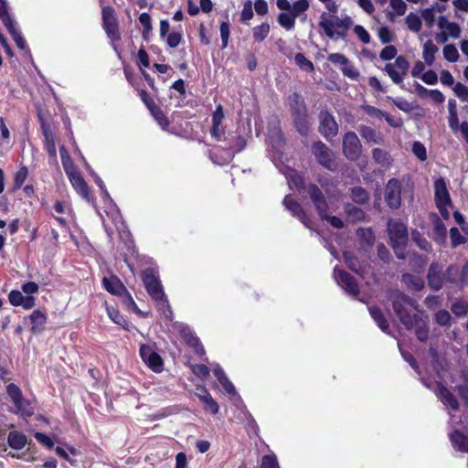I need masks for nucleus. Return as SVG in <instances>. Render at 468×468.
Instances as JSON below:
<instances>
[{"instance_id": "1", "label": "nucleus", "mask_w": 468, "mask_h": 468, "mask_svg": "<svg viewBox=\"0 0 468 468\" xmlns=\"http://www.w3.org/2000/svg\"><path fill=\"white\" fill-rule=\"evenodd\" d=\"M393 309L400 322L409 330L415 329L418 339L421 342L428 338L427 316L413 314L417 308L416 302L406 294L394 291L389 296Z\"/></svg>"}, {"instance_id": "2", "label": "nucleus", "mask_w": 468, "mask_h": 468, "mask_svg": "<svg viewBox=\"0 0 468 468\" xmlns=\"http://www.w3.org/2000/svg\"><path fill=\"white\" fill-rule=\"evenodd\" d=\"M352 25L353 20L349 16L340 18L327 12H323L320 16L319 27L323 29L324 34L332 39L345 37Z\"/></svg>"}, {"instance_id": "3", "label": "nucleus", "mask_w": 468, "mask_h": 468, "mask_svg": "<svg viewBox=\"0 0 468 468\" xmlns=\"http://www.w3.org/2000/svg\"><path fill=\"white\" fill-rule=\"evenodd\" d=\"M142 280L146 292L156 302H163V313L166 318H171L172 310L168 304L161 282L154 270L147 269L143 271Z\"/></svg>"}, {"instance_id": "4", "label": "nucleus", "mask_w": 468, "mask_h": 468, "mask_svg": "<svg viewBox=\"0 0 468 468\" xmlns=\"http://www.w3.org/2000/svg\"><path fill=\"white\" fill-rule=\"evenodd\" d=\"M388 231L390 244L399 259L405 258V245L408 241V231L406 226L397 220H389Z\"/></svg>"}, {"instance_id": "5", "label": "nucleus", "mask_w": 468, "mask_h": 468, "mask_svg": "<svg viewBox=\"0 0 468 468\" xmlns=\"http://www.w3.org/2000/svg\"><path fill=\"white\" fill-rule=\"evenodd\" d=\"M308 194L322 218L326 219L335 228L341 229L344 227V223L341 218L335 216L327 215V204L323 193L315 185L309 186Z\"/></svg>"}, {"instance_id": "6", "label": "nucleus", "mask_w": 468, "mask_h": 468, "mask_svg": "<svg viewBox=\"0 0 468 468\" xmlns=\"http://www.w3.org/2000/svg\"><path fill=\"white\" fill-rule=\"evenodd\" d=\"M434 196L436 206L445 219L450 218L449 207H452V200L450 193L447 188V184L443 178H438L434 182Z\"/></svg>"}, {"instance_id": "7", "label": "nucleus", "mask_w": 468, "mask_h": 468, "mask_svg": "<svg viewBox=\"0 0 468 468\" xmlns=\"http://www.w3.org/2000/svg\"><path fill=\"white\" fill-rule=\"evenodd\" d=\"M102 28L107 37L112 41L121 40L119 22L115 15V10L111 5H105L101 8Z\"/></svg>"}, {"instance_id": "8", "label": "nucleus", "mask_w": 468, "mask_h": 468, "mask_svg": "<svg viewBox=\"0 0 468 468\" xmlns=\"http://www.w3.org/2000/svg\"><path fill=\"white\" fill-rule=\"evenodd\" d=\"M63 165L69 176V182L72 185L73 188L77 191V193L80 197H82L87 202L93 203L94 197L90 189V186H88L87 182L85 181L81 174L75 169L69 171L64 162Z\"/></svg>"}, {"instance_id": "9", "label": "nucleus", "mask_w": 468, "mask_h": 468, "mask_svg": "<svg viewBox=\"0 0 468 468\" xmlns=\"http://www.w3.org/2000/svg\"><path fill=\"white\" fill-rule=\"evenodd\" d=\"M409 68L410 63L407 58L404 56H399L393 63L386 64L384 70L395 84H400L408 74Z\"/></svg>"}, {"instance_id": "10", "label": "nucleus", "mask_w": 468, "mask_h": 468, "mask_svg": "<svg viewBox=\"0 0 468 468\" xmlns=\"http://www.w3.org/2000/svg\"><path fill=\"white\" fill-rule=\"evenodd\" d=\"M139 355L142 360L151 368L154 372L159 373L163 370L164 360L162 356L147 344H141L139 348Z\"/></svg>"}, {"instance_id": "11", "label": "nucleus", "mask_w": 468, "mask_h": 468, "mask_svg": "<svg viewBox=\"0 0 468 468\" xmlns=\"http://www.w3.org/2000/svg\"><path fill=\"white\" fill-rule=\"evenodd\" d=\"M224 121L225 113L223 107L219 104L212 112L211 125L209 129L211 138L217 142L225 140L226 125L224 124Z\"/></svg>"}, {"instance_id": "12", "label": "nucleus", "mask_w": 468, "mask_h": 468, "mask_svg": "<svg viewBox=\"0 0 468 468\" xmlns=\"http://www.w3.org/2000/svg\"><path fill=\"white\" fill-rule=\"evenodd\" d=\"M103 288L112 295H117L124 298V301L135 305V303L128 292L127 288L116 275L104 277L102 279Z\"/></svg>"}, {"instance_id": "13", "label": "nucleus", "mask_w": 468, "mask_h": 468, "mask_svg": "<svg viewBox=\"0 0 468 468\" xmlns=\"http://www.w3.org/2000/svg\"><path fill=\"white\" fill-rule=\"evenodd\" d=\"M362 145L359 138L354 132H348L343 138V153L352 161L357 160L361 155Z\"/></svg>"}, {"instance_id": "14", "label": "nucleus", "mask_w": 468, "mask_h": 468, "mask_svg": "<svg viewBox=\"0 0 468 468\" xmlns=\"http://www.w3.org/2000/svg\"><path fill=\"white\" fill-rule=\"evenodd\" d=\"M334 277L337 284L350 296L356 298L359 294L358 285L353 276L343 270L335 269Z\"/></svg>"}, {"instance_id": "15", "label": "nucleus", "mask_w": 468, "mask_h": 468, "mask_svg": "<svg viewBox=\"0 0 468 468\" xmlns=\"http://www.w3.org/2000/svg\"><path fill=\"white\" fill-rule=\"evenodd\" d=\"M385 200L388 206L396 209L401 205V184L396 179L392 178L388 181L385 188Z\"/></svg>"}, {"instance_id": "16", "label": "nucleus", "mask_w": 468, "mask_h": 468, "mask_svg": "<svg viewBox=\"0 0 468 468\" xmlns=\"http://www.w3.org/2000/svg\"><path fill=\"white\" fill-rule=\"evenodd\" d=\"M313 154L317 162L329 170L335 168V163L333 152L322 142H317L313 145Z\"/></svg>"}, {"instance_id": "17", "label": "nucleus", "mask_w": 468, "mask_h": 468, "mask_svg": "<svg viewBox=\"0 0 468 468\" xmlns=\"http://www.w3.org/2000/svg\"><path fill=\"white\" fill-rule=\"evenodd\" d=\"M6 393L10 397L14 405L16 406L17 412H20L26 416L32 415V412L30 410H26V405H28V402L24 399L22 391L17 385L14 383L8 384L6 386Z\"/></svg>"}, {"instance_id": "18", "label": "nucleus", "mask_w": 468, "mask_h": 468, "mask_svg": "<svg viewBox=\"0 0 468 468\" xmlns=\"http://www.w3.org/2000/svg\"><path fill=\"white\" fill-rule=\"evenodd\" d=\"M319 131L325 138L334 137L338 132V125L334 117L327 112H322L319 115Z\"/></svg>"}, {"instance_id": "19", "label": "nucleus", "mask_w": 468, "mask_h": 468, "mask_svg": "<svg viewBox=\"0 0 468 468\" xmlns=\"http://www.w3.org/2000/svg\"><path fill=\"white\" fill-rule=\"evenodd\" d=\"M179 335L185 344L196 354L200 355L203 353L204 350L200 339L188 326H181L179 329Z\"/></svg>"}, {"instance_id": "20", "label": "nucleus", "mask_w": 468, "mask_h": 468, "mask_svg": "<svg viewBox=\"0 0 468 468\" xmlns=\"http://www.w3.org/2000/svg\"><path fill=\"white\" fill-rule=\"evenodd\" d=\"M283 205L292 212V216L298 218L306 228L311 229L310 220L306 217L300 204L295 202L290 196H286L283 199Z\"/></svg>"}, {"instance_id": "21", "label": "nucleus", "mask_w": 468, "mask_h": 468, "mask_svg": "<svg viewBox=\"0 0 468 468\" xmlns=\"http://www.w3.org/2000/svg\"><path fill=\"white\" fill-rule=\"evenodd\" d=\"M449 439L452 448L458 452L466 453L468 452V436L460 431L454 430L449 434Z\"/></svg>"}, {"instance_id": "22", "label": "nucleus", "mask_w": 468, "mask_h": 468, "mask_svg": "<svg viewBox=\"0 0 468 468\" xmlns=\"http://www.w3.org/2000/svg\"><path fill=\"white\" fill-rule=\"evenodd\" d=\"M438 27L442 30L449 38H459L461 36V27L455 22H451L446 16H440L438 20Z\"/></svg>"}, {"instance_id": "23", "label": "nucleus", "mask_w": 468, "mask_h": 468, "mask_svg": "<svg viewBox=\"0 0 468 468\" xmlns=\"http://www.w3.org/2000/svg\"><path fill=\"white\" fill-rule=\"evenodd\" d=\"M437 396L439 399L450 410H457L459 409V402L456 398L448 388L441 384L438 385Z\"/></svg>"}, {"instance_id": "24", "label": "nucleus", "mask_w": 468, "mask_h": 468, "mask_svg": "<svg viewBox=\"0 0 468 468\" xmlns=\"http://www.w3.org/2000/svg\"><path fill=\"white\" fill-rule=\"evenodd\" d=\"M28 318L31 323L30 331L32 334H39L44 331L48 319L47 314L44 312L38 309L34 310Z\"/></svg>"}, {"instance_id": "25", "label": "nucleus", "mask_w": 468, "mask_h": 468, "mask_svg": "<svg viewBox=\"0 0 468 468\" xmlns=\"http://www.w3.org/2000/svg\"><path fill=\"white\" fill-rule=\"evenodd\" d=\"M344 259L347 266L356 273L359 274L363 279L367 278V275L370 272V267L362 265L358 260L352 255L350 252L344 253Z\"/></svg>"}, {"instance_id": "26", "label": "nucleus", "mask_w": 468, "mask_h": 468, "mask_svg": "<svg viewBox=\"0 0 468 468\" xmlns=\"http://www.w3.org/2000/svg\"><path fill=\"white\" fill-rule=\"evenodd\" d=\"M212 370H213L214 376L216 377L218 382L221 385L223 389L229 396L237 395L235 387L233 386L231 381L228 378L224 370L218 365H215Z\"/></svg>"}, {"instance_id": "27", "label": "nucleus", "mask_w": 468, "mask_h": 468, "mask_svg": "<svg viewBox=\"0 0 468 468\" xmlns=\"http://www.w3.org/2000/svg\"><path fill=\"white\" fill-rule=\"evenodd\" d=\"M361 137L368 144H381L384 143V136L375 129L362 125L358 128Z\"/></svg>"}, {"instance_id": "28", "label": "nucleus", "mask_w": 468, "mask_h": 468, "mask_svg": "<svg viewBox=\"0 0 468 468\" xmlns=\"http://www.w3.org/2000/svg\"><path fill=\"white\" fill-rule=\"evenodd\" d=\"M441 268L438 264L432 263L429 269L428 281L429 285L435 291L442 287L444 278L441 275Z\"/></svg>"}, {"instance_id": "29", "label": "nucleus", "mask_w": 468, "mask_h": 468, "mask_svg": "<svg viewBox=\"0 0 468 468\" xmlns=\"http://www.w3.org/2000/svg\"><path fill=\"white\" fill-rule=\"evenodd\" d=\"M7 443L14 450H21L27 445V438L21 431H12L7 435Z\"/></svg>"}, {"instance_id": "30", "label": "nucleus", "mask_w": 468, "mask_h": 468, "mask_svg": "<svg viewBox=\"0 0 468 468\" xmlns=\"http://www.w3.org/2000/svg\"><path fill=\"white\" fill-rule=\"evenodd\" d=\"M43 135L45 137V148L48 155L52 158L57 157V148L53 133L44 124H42Z\"/></svg>"}, {"instance_id": "31", "label": "nucleus", "mask_w": 468, "mask_h": 468, "mask_svg": "<svg viewBox=\"0 0 468 468\" xmlns=\"http://www.w3.org/2000/svg\"><path fill=\"white\" fill-rule=\"evenodd\" d=\"M438 47L432 42V40H427L423 45L422 58L425 64L428 66L432 65L435 58V54L438 52Z\"/></svg>"}, {"instance_id": "32", "label": "nucleus", "mask_w": 468, "mask_h": 468, "mask_svg": "<svg viewBox=\"0 0 468 468\" xmlns=\"http://www.w3.org/2000/svg\"><path fill=\"white\" fill-rule=\"evenodd\" d=\"M402 282L413 291H420L424 287V282L420 276L409 273L402 275Z\"/></svg>"}, {"instance_id": "33", "label": "nucleus", "mask_w": 468, "mask_h": 468, "mask_svg": "<svg viewBox=\"0 0 468 468\" xmlns=\"http://www.w3.org/2000/svg\"><path fill=\"white\" fill-rule=\"evenodd\" d=\"M28 176V168L26 165H22L18 168L14 176V183L11 192L14 193L20 189Z\"/></svg>"}, {"instance_id": "34", "label": "nucleus", "mask_w": 468, "mask_h": 468, "mask_svg": "<svg viewBox=\"0 0 468 468\" xmlns=\"http://www.w3.org/2000/svg\"><path fill=\"white\" fill-rule=\"evenodd\" d=\"M109 317L117 324L121 325L125 330H129L128 320L114 307H107Z\"/></svg>"}, {"instance_id": "35", "label": "nucleus", "mask_w": 468, "mask_h": 468, "mask_svg": "<svg viewBox=\"0 0 468 468\" xmlns=\"http://www.w3.org/2000/svg\"><path fill=\"white\" fill-rule=\"evenodd\" d=\"M178 105L179 106L180 105H186V106L191 107L192 109H197L195 112H189V111L186 112V115L189 116V117L195 116L197 113H201L203 106H204V104L202 102V100L200 98H196V97H193L192 95L186 101H182V104L179 103Z\"/></svg>"}, {"instance_id": "36", "label": "nucleus", "mask_w": 468, "mask_h": 468, "mask_svg": "<svg viewBox=\"0 0 468 468\" xmlns=\"http://www.w3.org/2000/svg\"><path fill=\"white\" fill-rule=\"evenodd\" d=\"M405 23L407 25V27L414 33H419L422 27L421 18L419 15L416 13L410 12L406 17H405Z\"/></svg>"}, {"instance_id": "37", "label": "nucleus", "mask_w": 468, "mask_h": 468, "mask_svg": "<svg viewBox=\"0 0 468 468\" xmlns=\"http://www.w3.org/2000/svg\"><path fill=\"white\" fill-rule=\"evenodd\" d=\"M372 158L382 166H388L391 162L389 154L381 148H374L372 150Z\"/></svg>"}, {"instance_id": "38", "label": "nucleus", "mask_w": 468, "mask_h": 468, "mask_svg": "<svg viewBox=\"0 0 468 468\" xmlns=\"http://www.w3.org/2000/svg\"><path fill=\"white\" fill-rule=\"evenodd\" d=\"M283 173L290 186L293 185L296 188L303 186V178L298 172L287 167Z\"/></svg>"}, {"instance_id": "39", "label": "nucleus", "mask_w": 468, "mask_h": 468, "mask_svg": "<svg viewBox=\"0 0 468 468\" xmlns=\"http://www.w3.org/2000/svg\"><path fill=\"white\" fill-rule=\"evenodd\" d=\"M368 310H369L370 315L375 320V322L378 324L379 328L383 332H387V330L388 328V324L387 323V320L385 319L381 311L377 307H369Z\"/></svg>"}, {"instance_id": "40", "label": "nucleus", "mask_w": 468, "mask_h": 468, "mask_svg": "<svg viewBox=\"0 0 468 468\" xmlns=\"http://www.w3.org/2000/svg\"><path fill=\"white\" fill-rule=\"evenodd\" d=\"M152 116L154 118V120L158 122V124L163 128L166 129L169 126V121L167 117L163 112L162 109L155 105L152 109L149 110Z\"/></svg>"}, {"instance_id": "41", "label": "nucleus", "mask_w": 468, "mask_h": 468, "mask_svg": "<svg viewBox=\"0 0 468 468\" xmlns=\"http://www.w3.org/2000/svg\"><path fill=\"white\" fill-rule=\"evenodd\" d=\"M295 18L291 12H282L278 16V22L286 30H291L294 27Z\"/></svg>"}, {"instance_id": "42", "label": "nucleus", "mask_w": 468, "mask_h": 468, "mask_svg": "<svg viewBox=\"0 0 468 468\" xmlns=\"http://www.w3.org/2000/svg\"><path fill=\"white\" fill-rule=\"evenodd\" d=\"M5 28L7 29L8 33L12 37L13 40L16 42L17 48L19 49H25L26 47H27V42L24 39V37L21 35V33L16 27V24L14 23V24H12L11 26H9V27H7Z\"/></svg>"}, {"instance_id": "43", "label": "nucleus", "mask_w": 468, "mask_h": 468, "mask_svg": "<svg viewBox=\"0 0 468 468\" xmlns=\"http://www.w3.org/2000/svg\"><path fill=\"white\" fill-rule=\"evenodd\" d=\"M270 33V25L268 23H262L260 26L253 27L252 34L253 38L256 41L264 40Z\"/></svg>"}, {"instance_id": "44", "label": "nucleus", "mask_w": 468, "mask_h": 468, "mask_svg": "<svg viewBox=\"0 0 468 468\" xmlns=\"http://www.w3.org/2000/svg\"><path fill=\"white\" fill-rule=\"evenodd\" d=\"M0 19L5 27L15 23L11 18L5 0H0Z\"/></svg>"}, {"instance_id": "45", "label": "nucleus", "mask_w": 468, "mask_h": 468, "mask_svg": "<svg viewBox=\"0 0 468 468\" xmlns=\"http://www.w3.org/2000/svg\"><path fill=\"white\" fill-rule=\"evenodd\" d=\"M139 22L142 24L143 29V37L144 39L148 38L149 33L152 31V19L148 13L144 12L139 16Z\"/></svg>"}, {"instance_id": "46", "label": "nucleus", "mask_w": 468, "mask_h": 468, "mask_svg": "<svg viewBox=\"0 0 468 468\" xmlns=\"http://www.w3.org/2000/svg\"><path fill=\"white\" fill-rule=\"evenodd\" d=\"M309 5L308 0H297L292 5L290 12L294 17H297L303 14L309 8Z\"/></svg>"}, {"instance_id": "47", "label": "nucleus", "mask_w": 468, "mask_h": 468, "mask_svg": "<svg viewBox=\"0 0 468 468\" xmlns=\"http://www.w3.org/2000/svg\"><path fill=\"white\" fill-rule=\"evenodd\" d=\"M442 52L444 58L450 62H456L459 58L458 49L452 44L445 45Z\"/></svg>"}, {"instance_id": "48", "label": "nucleus", "mask_w": 468, "mask_h": 468, "mask_svg": "<svg viewBox=\"0 0 468 468\" xmlns=\"http://www.w3.org/2000/svg\"><path fill=\"white\" fill-rule=\"evenodd\" d=\"M252 2L250 0L246 1L243 4V7L240 14V22L248 24L253 17Z\"/></svg>"}, {"instance_id": "49", "label": "nucleus", "mask_w": 468, "mask_h": 468, "mask_svg": "<svg viewBox=\"0 0 468 468\" xmlns=\"http://www.w3.org/2000/svg\"><path fill=\"white\" fill-rule=\"evenodd\" d=\"M351 197L356 203H365L368 199V194L364 188L356 186L352 188Z\"/></svg>"}, {"instance_id": "50", "label": "nucleus", "mask_w": 468, "mask_h": 468, "mask_svg": "<svg viewBox=\"0 0 468 468\" xmlns=\"http://www.w3.org/2000/svg\"><path fill=\"white\" fill-rule=\"evenodd\" d=\"M295 63L303 70L310 72L314 70L313 63L305 58L302 53H298L294 57Z\"/></svg>"}, {"instance_id": "51", "label": "nucleus", "mask_w": 468, "mask_h": 468, "mask_svg": "<svg viewBox=\"0 0 468 468\" xmlns=\"http://www.w3.org/2000/svg\"><path fill=\"white\" fill-rule=\"evenodd\" d=\"M459 270L457 267L450 266L445 273H443V278L445 282H451V283H456L459 285Z\"/></svg>"}, {"instance_id": "52", "label": "nucleus", "mask_w": 468, "mask_h": 468, "mask_svg": "<svg viewBox=\"0 0 468 468\" xmlns=\"http://www.w3.org/2000/svg\"><path fill=\"white\" fill-rule=\"evenodd\" d=\"M452 312L457 316H463L468 313V303L465 301H456L452 304Z\"/></svg>"}, {"instance_id": "53", "label": "nucleus", "mask_w": 468, "mask_h": 468, "mask_svg": "<svg viewBox=\"0 0 468 468\" xmlns=\"http://www.w3.org/2000/svg\"><path fill=\"white\" fill-rule=\"evenodd\" d=\"M354 33L357 37V38L363 43V44H369L371 40V37L369 33L367 31V29L360 25H356L354 27Z\"/></svg>"}, {"instance_id": "54", "label": "nucleus", "mask_w": 468, "mask_h": 468, "mask_svg": "<svg viewBox=\"0 0 468 468\" xmlns=\"http://www.w3.org/2000/svg\"><path fill=\"white\" fill-rule=\"evenodd\" d=\"M341 70L346 77L351 80H357L360 75L358 69L349 60L341 68Z\"/></svg>"}, {"instance_id": "55", "label": "nucleus", "mask_w": 468, "mask_h": 468, "mask_svg": "<svg viewBox=\"0 0 468 468\" xmlns=\"http://www.w3.org/2000/svg\"><path fill=\"white\" fill-rule=\"evenodd\" d=\"M123 72L127 81L136 90H139V82L135 76V73L133 68L130 65H125L123 67Z\"/></svg>"}, {"instance_id": "56", "label": "nucleus", "mask_w": 468, "mask_h": 468, "mask_svg": "<svg viewBox=\"0 0 468 468\" xmlns=\"http://www.w3.org/2000/svg\"><path fill=\"white\" fill-rule=\"evenodd\" d=\"M418 87L422 92L429 93L433 101L437 103H442L444 101L445 97L439 90H427L421 85H418Z\"/></svg>"}, {"instance_id": "57", "label": "nucleus", "mask_w": 468, "mask_h": 468, "mask_svg": "<svg viewBox=\"0 0 468 468\" xmlns=\"http://www.w3.org/2000/svg\"><path fill=\"white\" fill-rule=\"evenodd\" d=\"M378 37L383 44H388L393 41L394 35L388 27H382L378 31Z\"/></svg>"}, {"instance_id": "58", "label": "nucleus", "mask_w": 468, "mask_h": 468, "mask_svg": "<svg viewBox=\"0 0 468 468\" xmlns=\"http://www.w3.org/2000/svg\"><path fill=\"white\" fill-rule=\"evenodd\" d=\"M413 241L423 250L429 251L431 249V243L418 232L412 233Z\"/></svg>"}, {"instance_id": "59", "label": "nucleus", "mask_w": 468, "mask_h": 468, "mask_svg": "<svg viewBox=\"0 0 468 468\" xmlns=\"http://www.w3.org/2000/svg\"><path fill=\"white\" fill-rule=\"evenodd\" d=\"M397 53H398V50H397L396 47L389 45V46L385 47L381 50V52L379 54V58L385 61L391 60L392 58H396Z\"/></svg>"}, {"instance_id": "60", "label": "nucleus", "mask_w": 468, "mask_h": 468, "mask_svg": "<svg viewBox=\"0 0 468 468\" xmlns=\"http://www.w3.org/2000/svg\"><path fill=\"white\" fill-rule=\"evenodd\" d=\"M137 65L140 68V69H143L144 68H148L150 65V59L149 55L145 51L144 48H140L137 53Z\"/></svg>"}, {"instance_id": "61", "label": "nucleus", "mask_w": 468, "mask_h": 468, "mask_svg": "<svg viewBox=\"0 0 468 468\" xmlns=\"http://www.w3.org/2000/svg\"><path fill=\"white\" fill-rule=\"evenodd\" d=\"M389 5L392 8V10L396 13L398 16H403L405 15L407 11V5L403 0H390Z\"/></svg>"}, {"instance_id": "62", "label": "nucleus", "mask_w": 468, "mask_h": 468, "mask_svg": "<svg viewBox=\"0 0 468 468\" xmlns=\"http://www.w3.org/2000/svg\"><path fill=\"white\" fill-rule=\"evenodd\" d=\"M450 238L452 245L453 247H456L465 242L464 237L461 234L457 228H452L450 229Z\"/></svg>"}, {"instance_id": "63", "label": "nucleus", "mask_w": 468, "mask_h": 468, "mask_svg": "<svg viewBox=\"0 0 468 468\" xmlns=\"http://www.w3.org/2000/svg\"><path fill=\"white\" fill-rule=\"evenodd\" d=\"M455 95L463 101H468V87L464 84L458 82L453 88Z\"/></svg>"}, {"instance_id": "64", "label": "nucleus", "mask_w": 468, "mask_h": 468, "mask_svg": "<svg viewBox=\"0 0 468 468\" xmlns=\"http://www.w3.org/2000/svg\"><path fill=\"white\" fill-rule=\"evenodd\" d=\"M261 468H280L274 454L264 455L261 460Z\"/></svg>"}]
</instances>
